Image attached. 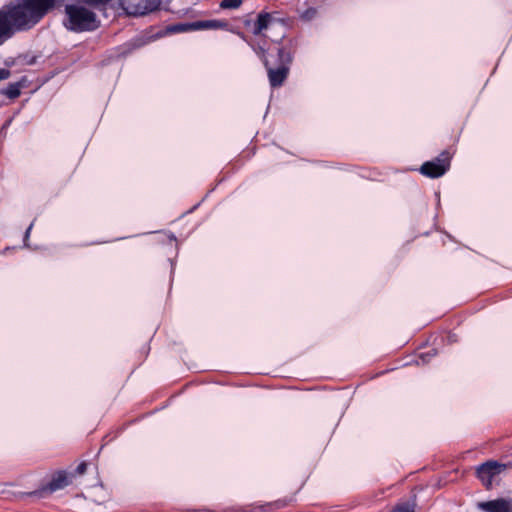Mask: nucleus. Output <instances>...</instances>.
Instances as JSON below:
<instances>
[{
	"label": "nucleus",
	"instance_id": "obj_1",
	"mask_svg": "<svg viewBox=\"0 0 512 512\" xmlns=\"http://www.w3.org/2000/svg\"><path fill=\"white\" fill-rule=\"evenodd\" d=\"M56 0H20L0 9V45L16 32L34 27L55 6Z\"/></svg>",
	"mask_w": 512,
	"mask_h": 512
},
{
	"label": "nucleus",
	"instance_id": "obj_2",
	"mask_svg": "<svg viewBox=\"0 0 512 512\" xmlns=\"http://www.w3.org/2000/svg\"><path fill=\"white\" fill-rule=\"evenodd\" d=\"M65 15L63 24L68 30L73 32L93 31L100 25L96 14L81 5H66Z\"/></svg>",
	"mask_w": 512,
	"mask_h": 512
},
{
	"label": "nucleus",
	"instance_id": "obj_3",
	"mask_svg": "<svg viewBox=\"0 0 512 512\" xmlns=\"http://www.w3.org/2000/svg\"><path fill=\"white\" fill-rule=\"evenodd\" d=\"M257 54L263 60L264 65L267 69L269 83L272 87L281 86L286 80L289 72V64L291 63V55L283 47H277V66L272 67L270 60L266 57V51L264 48L259 47L256 50Z\"/></svg>",
	"mask_w": 512,
	"mask_h": 512
},
{
	"label": "nucleus",
	"instance_id": "obj_4",
	"mask_svg": "<svg viewBox=\"0 0 512 512\" xmlns=\"http://www.w3.org/2000/svg\"><path fill=\"white\" fill-rule=\"evenodd\" d=\"M161 0H119V6L131 16H143L156 11Z\"/></svg>",
	"mask_w": 512,
	"mask_h": 512
},
{
	"label": "nucleus",
	"instance_id": "obj_5",
	"mask_svg": "<svg viewBox=\"0 0 512 512\" xmlns=\"http://www.w3.org/2000/svg\"><path fill=\"white\" fill-rule=\"evenodd\" d=\"M507 467L508 465L506 464L490 460L478 466L476 469V474L482 484L487 489H491L494 478L503 472Z\"/></svg>",
	"mask_w": 512,
	"mask_h": 512
},
{
	"label": "nucleus",
	"instance_id": "obj_6",
	"mask_svg": "<svg viewBox=\"0 0 512 512\" xmlns=\"http://www.w3.org/2000/svg\"><path fill=\"white\" fill-rule=\"evenodd\" d=\"M449 159V153L442 152L441 155L434 160L423 163L420 172L429 178L441 177L450 167Z\"/></svg>",
	"mask_w": 512,
	"mask_h": 512
},
{
	"label": "nucleus",
	"instance_id": "obj_7",
	"mask_svg": "<svg viewBox=\"0 0 512 512\" xmlns=\"http://www.w3.org/2000/svg\"><path fill=\"white\" fill-rule=\"evenodd\" d=\"M477 507L484 512H512V500L498 498L491 501L479 502Z\"/></svg>",
	"mask_w": 512,
	"mask_h": 512
},
{
	"label": "nucleus",
	"instance_id": "obj_8",
	"mask_svg": "<svg viewBox=\"0 0 512 512\" xmlns=\"http://www.w3.org/2000/svg\"><path fill=\"white\" fill-rule=\"evenodd\" d=\"M68 484H69V480H68L67 474L63 471H59L53 476V478L47 484V486L43 487L40 491H35L33 494L42 495L46 491L52 493L57 490L63 489Z\"/></svg>",
	"mask_w": 512,
	"mask_h": 512
},
{
	"label": "nucleus",
	"instance_id": "obj_9",
	"mask_svg": "<svg viewBox=\"0 0 512 512\" xmlns=\"http://www.w3.org/2000/svg\"><path fill=\"white\" fill-rule=\"evenodd\" d=\"M273 17L270 13L261 12L259 13L256 22L253 26V34L261 35L264 30H266L269 25L272 23Z\"/></svg>",
	"mask_w": 512,
	"mask_h": 512
},
{
	"label": "nucleus",
	"instance_id": "obj_10",
	"mask_svg": "<svg viewBox=\"0 0 512 512\" xmlns=\"http://www.w3.org/2000/svg\"><path fill=\"white\" fill-rule=\"evenodd\" d=\"M228 26V23L223 20H204L196 21L190 24L192 29L204 30V29H224Z\"/></svg>",
	"mask_w": 512,
	"mask_h": 512
},
{
	"label": "nucleus",
	"instance_id": "obj_11",
	"mask_svg": "<svg viewBox=\"0 0 512 512\" xmlns=\"http://www.w3.org/2000/svg\"><path fill=\"white\" fill-rule=\"evenodd\" d=\"M4 94L10 99L17 98L20 95V85L18 83L9 84Z\"/></svg>",
	"mask_w": 512,
	"mask_h": 512
},
{
	"label": "nucleus",
	"instance_id": "obj_12",
	"mask_svg": "<svg viewBox=\"0 0 512 512\" xmlns=\"http://www.w3.org/2000/svg\"><path fill=\"white\" fill-rule=\"evenodd\" d=\"M391 512H415L414 504L403 502L397 504Z\"/></svg>",
	"mask_w": 512,
	"mask_h": 512
},
{
	"label": "nucleus",
	"instance_id": "obj_13",
	"mask_svg": "<svg viewBox=\"0 0 512 512\" xmlns=\"http://www.w3.org/2000/svg\"><path fill=\"white\" fill-rule=\"evenodd\" d=\"M317 16V9L314 7H309L300 15V19L303 21H311Z\"/></svg>",
	"mask_w": 512,
	"mask_h": 512
},
{
	"label": "nucleus",
	"instance_id": "obj_14",
	"mask_svg": "<svg viewBox=\"0 0 512 512\" xmlns=\"http://www.w3.org/2000/svg\"><path fill=\"white\" fill-rule=\"evenodd\" d=\"M242 4V0H223L220 7L223 9H236Z\"/></svg>",
	"mask_w": 512,
	"mask_h": 512
},
{
	"label": "nucleus",
	"instance_id": "obj_15",
	"mask_svg": "<svg viewBox=\"0 0 512 512\" xmlns=\"http://www.w3.org/2000/svg\"><path fill=\"white\" fill-rule=\"evenodd\" d=\"M190 24H177V25H174L171 27V31L173 32H185V31H189V30H193L191 27H190Z\"/></svg>",
	"mask_w": 512,
	"mask_h": 512
},
{
	"label": "nucleus",
	"instance_id": "obj_16",
	"mask_svg": "<svg viewBox=\"0 0 512 512\" xmlns=\"http://www.w3.org/2000/svg\"><path fill=\"white\" fill-rule=\"evenodd\" d=\"M87 470V464L85 462L80 463L77 468L76 472L80 475L84 474Z\"/></svg>",
	"mask_w": 512,
	"mask_h": 512
},
{
	"label": "nucleus",
	"instance_id": "obj_17",
	"mask_svg": "<svg viewBox=\"0 0 512 512\" xmlns=\"http://www.w3.org/2000/svg\"><path fill=\"white\" fill-rule=\"evenodd\" d=\"M10 76V71L5 68H0V80L7 79Z\"/></svg>",
	"mask_w": 512,
	"mask_h": 512
},
{
	"label": "nucleus",
	"instance_id": "obj_18",
	"mask_svg": "<svg viewBox=\"0 0 512 512\" xmlns=\"http://www.w3.org/2000/svg\"><path fill=\"white\" fill-rule=\"evenodd\" d=\"M32 228V224L28 227V229L26 230V233H25V236L28 237L29 233H30V230Z\"/></svg>",
	"mask_w": 512,
	"mask_h": 512
}]
</instances>
